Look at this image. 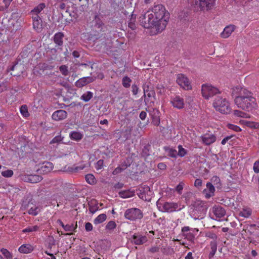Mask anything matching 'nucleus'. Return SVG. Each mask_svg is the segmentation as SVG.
Masks as SVG:
<instances>
[{
    "label": "nucleus",
    "mask_w": 259,
    "mask_h": 259,
    "mask_svg": "<svg viewBox=\"0 0 259 259\" xmlns=\"http://www.w3.org/2000/svg\"><path fill=\"white\" fill-rule=\"evenodd\" d=\"M211 182L214 184V185L216 186L217 187H220V179L217 176H213L212 177L211 179Z\"/></svg>",
    "instance_id": "obj_43"
},
{
    "label": "nucleus",
    "mask_w": 259,
    "mask_h": 259,
    "mask_svg": "<svg viewBox=\"0 0 259 259\" xmlns=\"http://www.w3.org/2000/svg\"><path fill=\"white\" fill-rule=\"evenodd\" d=\"M6 88V85L4 83H0V93L4 91Z\"/></svg>",
    "instance_id": "obj_62"
},
{
    "label": "nucleus",
    "mask_w": 259,
    "mask_h": 259,
    "mask_svg": "<svg viewBox=\"0 0 259 259\" xmlns=\"http://www.w3.org/2000/svg\"><path fill=\"white\" fill-rule=\"evenodd\" d=\"M89 210H90V211L92 213H94L95 212H96V211L98 210V208L95 207H93V206H90V208H89Z\"/></svg>",
    "instance_id": "obj_63"
},
{
    "label": "nucleus",
    "mask_w": 259,
    "mask_h": 259,
    "mask_svg": "<svg viewBox=\"0 0 259 259\" xmlns=\"http://www.w3.org/2000/svg\"><path fill=\"white\" fill-rule=\"evenodd\" d=\"M233 114L236 117L244 118H249L250 116L249 114L246 112H243L239 110H235L233 111Z\"/></svg>",
    "instance_id": "obj_24"
},
{
    "label": "nucleus",
    "mask_w": 259,
    "mask_h": 259,
    "mask_svg": "<svg viewBox=\"0 0 259 259\" xmlns=\"http://www.w3.org/2000/svg\"><path fill=\"white\" fill-rule=\"evenodd\" d=\"M20 112L22 115L24 117L29 116V113L27 110V107L26 105H22L20 108Z\"/></svg>",
    "instance_id": "obj_41"
},
{
    "label": "nucleus",
    "mask_w": 259,
    "mask_h": 259,
    "mask_svg": "<svg viewBox=\"0 0 259 259\" xmlns=\"http://www.w3.org/2000/svg\"><path fill=\"white\" fill-rule=\"evenodd\" d=\"M1 252L5 256L6 259H12L13 255L7 249L2 248L1 249Z\"/></svg>",
    "instance_id": "obj_36"
},
{
    "label": "nucleus",
    "mask_w": 259,
    "mask_h": 259,
    "mask_svg": "<svg viewBox=\"0 0 259 259\" xmlns=\"http://www.w3.org/2000/svg\"><path fill=\"white\" fill-rule=\"evenodd\" d=\"M85 180L88 183L94 185L96 183V180L92 174H88L85 176Z\"/></svg>",
    "instance_id": "obj_35"
},
{
    "label": "nucleus",
    "mask_w": 259,
    "mask_h": 259,
    "mask_svg": "<svg viewBox=\"0 0 259 259\" xmlns=\"http://www.w3.org/2000/svg\"><path fill=\"white\" fill-rule=\"evenodd\" d=\"M163 212H170L175 211L178 208V204L174 202H164L159 206Z\"/></svg>",
    "instance_id": "obj_9"
},
{
    "label": "nucleus",
    "mask_w": 259,
    "mask_h": 259,
    "mask_svg": "<svg viewBox=\"0 0 259 259\" xmlns=\"http://www.w3.org/2000/svg\"><path fill=\"white\" fill-rule=\"evenodd\" d=\"M135 22V19L131 18L130 20V21L128 23V27L130 28H131L132 30H134L136 28Z\"/></svg>",
    "instance_id": "obj_48"
},
{
    "label": "nucleus",
    "mask_w": 259,
    "mask_h": 259,
    "mask_svg": "<svg viewBox=\"0 0 259 259\" xmlns=\"http://www.w3.org/2000/svg\"><path fill=\"white\" fill-rule=\"evenodd\" d=\"M93 97V93L90 91H88L84 93L80 97L81 100L87 102L89 101Z\"/></svg>",
    "instance_id": "obj_32"
},
{
    "label": "nucleus",
    "mask_w": 259,
    "mask_h": 259,
    "mask_svg": "<svg viewBox=\"0 0 259 259\" xmlns=\"http://www.w3.org/2000/svg\"><path fill=\"white\" fill-rule=\"evenodd\" d=\"M85 229L87 231H91L93 230V225L91 223L88 222L85 224Z\"/></svg>",
    "instance_id": "obj_55"
},
{
    "label": "nucleus",
    "mask_w": 259,
    "mask_h": 259,
    "mask_svg": "<svg viewBox=\"0 0 259 259\" xmlns=\"http://www.w3.org/2000/svg\"><path fill=\"white\" fill-rule=\"evenodd\" d=\"M116 227V224L114 221H109L106 226V229L108 230H113Z\"/></svg>",
    "instance_id": "obj_38"
},
{
    "label": "nucleus",
    "mask_w": 259,
    "mask_h": 259,
    "mask_svg": "<svg viewBox=\"0 0 259 259\" xmlns=\"http://www.w3.org/2000/svg\"><path fill=\"white\" fill-rule=\"evenodd\" d=\"M170 103L174 108L182 109L184 107V99L179 96H176L171 98Z\"/></svg>",
    "instance_id": "obj_10"
},
{
    "label": "nucleus",
    "mask_w": 259,
    "mask_h": 259,
    "mask_svg": "<svg viewBox=\"0 0 259 259\" xmlns=\"http://www.w3.org/2000/svg\"><path fill=\"white\" fill-rule=\"evenodd\" d=\"M168 155L174 158H176L178 155L176 150L173 149H169L168 150Z\"/></svg>",
    "instance_id": "obj_47"
},
{
    "label": "nucleus",
    "mask_w": 259,
    "mask_h": 259,
    "mask_svg": "<svg viewBox=\"0 0 259 259\" xmlns=\"http://www.w3.org/2000/svg\"><path fill=\"white\" fill-rule=\"evenodd\" d=\"M157 167L160 169L164 170L166 168V165L164 163H160L158 164Z\"/></svg>",
    "instance_id": "obj_60"
},
{
    "label": "nucleus",
    "mask_w": 259,
    "mask_h": 259,
    "mask_svg": "<svg viewBox=\"0 0 259 259\" xmlns=\"http://www.w3.org/2000/svg\"><path fill=\"white\" fill-rule=\"evenodd\" d=\"M185 259H193L192 253L191 252L188 253L187 255L185 257Z\"/></svg>",
    "instance_id": "obj_64"
},
{
    "label": "nucleus",
    "mask_w": 259,
    "mask_h": 259,
    "mask_svg": "<svg viewBox=\"0 0 259 259\" xmlns=\"http://www.w3.org/2000/svg\"><path fill=\"white\" fill-rule=\"evenodd\" d=\"M63 34L61 32L56 33L54 36V42L58 46H61L63 44L62 39Z\"/></svg>",
    "instance_id": "obj_29"
},
{
    "label": "nucleus",
    "mask_w": 259,
    "mask_h": 259,
    "mask_svg": "<svg viewBox=\"0 0 259 259\" xmlns=\"http://www.w3.org/2000/svg\"><path fill=\"white\" fill-rule=\"evenodd\" d=\"M184 183L183 182H181L177 186L176 190L179 194L182 193V191L183 189L184 186Z\"/></svg>",
    "instance_id": "obj_52"
},
{
    "label": "nucleus",
    "mask_w": 259,
    "mask_h": 259,
    "mask_svg": "<svg viewBox=\"0 0 259 259\" xmlns=\"http://www.w3.org/2000/svg\"><path fill=\"white\" fill-rule=\"evenodd\" d=\"M231 136H227L225 137L222 140L221 144L222 145H225L227 143V142L231 138Z\"/></svg>",
    "instance_id": "obj_59"
},
{
    "label": "nucleus",
    "mask_w": 259,
    "mask_h": 259,
    "mask_svg": "<svg viewBox=\"0 0 259 259\" xmlns=\"http://www.w3.org/2000/svg\"><path fill=\"white\" fill-rule=\"evenodd\" d=\"M246 126L250 127L252 129L259 128V123L253 121H248L247 124Z\"/></svg>",
    "instance_id": "obj_39"
},
{
    "label": "nucleus",
    "mask_w": 259,
    "mask_h": 259,
    "mask_svg": "<svg viewBox=\"0 0 259 259\" xmlns=\"http://www.w3.org/2000/svg\"><path fill=\"white\" fill-rule=\"evenodd\" d=\"M152 123L155 125H158L160 123V117L159 115V111L158 110L153 111V115L152 116Z\"/></svg>",
    "instance_id": "obj_27"
},
{
    "label": "nucleus",
    "mask_w": 259,
    "mask_h": 259,
    "mask_svg": "<svg viewBox=\"0 0 259 259\" xmlns=\"http://www.w3.org/2000/svg\"><path fill=\"white\" fill-rule=\"evenodd\" d=\"M212 212L217 218H221L226 214L225 210L221 206H214L212 208Z\"/></svg>",
    "instance_id": "obj_17"
},
{
    "label": "nucleus",
    "mask_w": 259,
    "mask_h": 259,
    "mask_svg": "<svg viewBox=\"0 0 259 259\" xmlns=\"http://www.w3.org/2000/svg\"><path fill=\"white\" fill-rule=\"evenodd\" d=\"M27 207L29 208L28 213L33 215H36L40 210L38 205L29 202Z\"/></svg>",
    "instance_id": "obj_20"
},
{
    "label": "nucleus",
    "mask_w": 259,
    "mask_h": 259,
    "mask_svg": "<svg viewBox=\"0 0 259 259\" xmlns=\"http://www.w3.org/2000/svg\"><path fill=\"white\" fill-rule=\"evenodd\" d=\"M147 114L145 111H142L140 114V118L142 120H144L146 117Z\"/></svg>",
    "instance_id": "obj_61"
},
{
    "label": "nucleus",
    "mask_w": 259,
    "mask_h": 259,
    "mask_svg": "<svg viewBox=\"0 0 259 259\" xmlns=\"http://www.w3.org/2000/svg\"><path fill=\"white\" fill-rule=\"evenodd\" d=\"M67 116V113L65 110H58L53 113L52 117L55 120L59 121L64 119Z\"/></svg>",
    "instance_id": "obj_14"
},
{
    "label": "nucleus",
    "mask_w": 259,
    "mask_h": 259,
    "mask_svg": "<svg viewBox=\"0 0 259 259\" xmlns=\"http://www.w3.org/2000/svg\"><path fill=\"white\" fill-rule=\"evenodd\" d=\"M59 70L62 74L64 76H66L68 74L69 71L67 66L62 65L60 66Z\"/></svg>",
    "instance_id": "obj_42"
},
{
    "label": "nucleus",
    "mask_w": 259,
    "mask_h": 259,
    "mask_svg": "<svg viewBox=\"0 0 259 259\" xmlns=\"http://www.w3.org/2000/svg\"><path fill=\"white\" fill-rule=\"evenodd\" d=\"M49 240L50 241L49 243V246L51 248L53 245H55V240L54 239V237H49Z\"/></svg>",
    "instance_id": "obj_57"
},
{
    "label": "nucleus",
    "mask_w": 259,
    "mask_h": 259,
    "mask_svg": "<svg viewBox=\"0 0 259 259\" xmlns=\"http://www.w3.org/2000/svg\"><path fill=\"white\" fill-rule=\"evenodd\" d=\"M123 169L124 168H122L121 167L118 166L113 170L112 174L114 175H117L118 174L121 172Z\"/></svg>",
    "instance_id": "obj_56"
},
{
    "label": "nucleus",
    "mask_w": 259,
    "mask_h": 259,
    "mask_svg": "<svg viewBox=\"0 0 259 259\" xmlns=\"http://www.w3.org/2000/svg\"><path fill=\"white\" fill-rule=\"evenodd\" d=\"M39 227L38 226H28L22 230L23 233H31L38 231Z\"/></svg>",
    "instance_id": "obj_34"
},
{
    "label": "nucleus",
    "mask_w": 259,
    "mask_h": 259,
    "mask_svg": "<svg viewBox=\"0 0 259 259\" xmlns=\"http://www.w3.org/2000/svg\"><path fill=\"white\" fill-rule=\"evenodd\" d=\"M235 29V26L233 25H229L226 26L221 34V37L224 38H228L230 36Z\"/></svg>",
    "instance_id": "obj_18"
},
{
    "label": "nucleus",
    "mask_w": 259,
    "mask_h": 259,
    "mask_svg": "<svg viewBox=\"0 0 259 259\" xmlns=\"http://www.w3.org/2000/svg\"><path fill=\"white\" fill-rule=\"evenodd\" d=\"M212 106L217 111L224 114H229L232 110L228 100L221 96H218L214 99Z\"/></svg>",
    "instance_id": "obj_3"
},
{
    "label": "nucleus",
    "mask_w": 259,
    "mask_h": 259,
    "mask_svg": "<svg viewBox=\"0 0 259 259\" xmlns=\"http://www.w3.org/2000/svg\"><path fill=\"white\" fill-rule=\"evenodd\" d=\"M207 236L212 239V241H216L217 239V236L215 234L213 233H209L207 234Z\"/></svg>",
    "instance_id": "obj_54"
},
{
    "label": "nucleus",
    "mask_w": 259,
    "mask_h": 259,
    "mask_svg": "<svg viewBox=\"0 0 259 259\" xmlns=\"http://www.w3.org/2000/svg\"><path fill=\"white\" fill-rule=\"evenodd\" d=\"M32 18L33 20V28L38 31L41 28L42 21L38 15H32Z\"/></svg>",
    "instance_id": "obj_19"
},
{
    "label": "nucleus",
    "mask_w": 259,
    "mask_h": 259,
    "mask_svg": "<svg viewBox=\"0 0 259 259\" xmlns=\"http://www.w3.org/2000/svg\"><path fill=\"white\" fill-rule=\"evenodd\" d=\"M211 251L209 254V258H211L215 254L217 249V241H211L210 243Z\"/></svg>",
    "instance_id": "obj_25"
},
{
    "label": "nucleus",
    "mask_w": 259,
    "mask_h": 259,
    "mask_svg": "<svg viewBox=\"0 0 259 259\" xmlns=\"http://www.w3.org/2000/svg\"><path fill=\"white\" fill-rule=\"evenodd\" d=\"M202 181L200 179H197L194 183V186L197 188H200L202 186Z\"/></svg>",
    "instance_id": "obj_53"
},
{
    "label": "nucleus",
    "mask_w": 259,
    "mask_h": 259,
    "mask_svg": "<svg viewBox=\"0 0 259 259\" xmlns=\"http://www.w3.org/2000/svg\"><path fill=\"white\" fill-rule=\"evenodd\" d=\"M169 19V13L162 4L154 5L152 9V13L144 15L141 20L145 28H154L157 32L163 30Z\"/></svg>",
    "instance_id": "obj_1"
},
{
    "label": "nucleus",
    "mask_w": 259,
    "mask_h": 259,
    "mask_svg": "<svg viewBox=\"0 0 259 259\" xmlns=\"http://www.w3.org/2000/svg\"><path fill=\"white\" fill-rule=\"evenodd\" d=\"M202 143L206 145L213 143L216 140V137L213 134H206L200 137Z\"/></svg>",
    "instance_id": "obj_13"
},
{
    "label": "nucleus",
    "mask_w": 259,
    "mask_h": 259,
    "mask_svg": "<svg viewBox=\"0 0 259 259\" xmlns=\"http://www.w3.org/2000/svg\"><path fill=\"white\" fill-rule=\"evenodd\" d=\"M220 93V91L217 88L210 84H203L201 86L202 95L205 99L208 100Z\"/></svg>",
    "instance_id": "obj_5"
},
{
    "label": "nucleus",
    "mask_w": 259,
    "mask_h": 259,
    "mask_svg": "<svg viewBox=\"0 0 259 259\" xmlns=\"http://www.w3.org/2000/svg\"><path fill=\"white\" fill-rule=\"evenodd\" d=\"M107 218V215L105 213H102L99 215L97 218H96L94 220V223L95 225H98L101 224L104 222Z\"/></svg>",
    "instance_id": "obj_30"
},
{
    "label": "nucleus",
    "mask_w": 259,
    "mask_h": 259,
    "mask_svg": "<svg viewBox=\"0 0 259 259\" xmlns=\"http://www.w3.org/2000/svg\"><path fill=\"white\" fill-rule=\"evenodd\" d=\"M125 219L131 221H136L141 220L143 217L142 211L139 208H132L127 209L124 214Z\"/></svg>",
    "instance_id": "obj_6"
},
{
    "label": "nucleus",
    "mask_w": 259,
    "mask_h": 259,
    "mask_svg": "<svg viewBox=\"0 0 259 259\" xmlns=\"http://www.w3.org/2000/svg\"><path fill=\"white\" fill-rule=\"evenodd\" d=\"M216 0H188V3L197 10L202 11L211 9Z\"/></svg>",
    "instance_id": "obj_4"
},
{
    "label": "nucleus",
    "mask_w": 259,
    "mask_h": 259,
    "mask_svg": "<svg viewBox=\"0 0 259 259\" xmlns=\"http://www.w3.org/2000/svg\"><path fill=\"white\" fill-rule=\"evenodd\" d=\"M138 89H139L136 85L133 84L132 85V93H133V95H136L137 94L138 92Z\"/></svg>",
    "instance_id": "obj_58"
},
{
    "label": "nucleus",
    "mask_w": 259,
    "mask_h": 259,
    "mask_svg": "<svg viewBox=\"0 0 259 259\" xmlns=\"http://www.w3.org/2000/svg\"><path fill=\"white\" fill-rule=\"evenodd\" d=\"M232 94L235 96L234 103L238 108L246 112H251L256 108L255 98L246 88L237 85L232 88Z\"/></svg>",
    "instance_id": "obj_2"
},
{
    "label": "nucleus",
    "mask_w": 259,
    "mask_h": 259,
    "mask_svg": "<svg viewBox=\"0 0 259 259\" xmlns=\"http://www.w3.org/2000/svg\"><path fill=\"white\" fill-rule=\"evenodd\" d=\"M135 191L134 190H126L119 192V195L122 198H128L134 196Z\"/></svg>",
    "instance_id": "obj_23"
},
{
    "label": "nucleus",
    "mask_w": 259,
    "mask_h": 259,
    "mask_svg": "<svg viewBox=\"0 0 259 259\" xmlns=\"http://www.w3.org/2000/svg\"><path fill=\"white\" fill-rule=\"evenodd\" d=\"M33 247L29 244H23L19 247L18 250L22 253H29L33 251Z\"/></svg>",
    "instance_id": "obj_22"
},
{
    "label": "nucleus",
    "mask_w": 259,
    "mask_h": 259,
    "mask_svg": "<svg viewBox=\"0 0 259 259\" xmlns=\"http://www.w3.org/2000/svg\"><path fill=\"white\" fill-rule=\"evenodd\" d=\"M159 250V247L157 246H153L148 249V251L152 253L157 252Z\"/></svg>",
    "instance_id": "obj_51"
},
{
    "label": "nucleus",
    "mask_w": 259,
    "mask_h": 259,
    "mask_svg": "<svg viewBox=\"0 0 259 259\" xmlns=\"http://www.w3.org/2000/svg\"><path fill=\"white\" fill-rule=\"evenodd\" d=\"M45 8V5L44 3L40 4L33 10L31 11V13L32 15H38V14L44 8Z\"/></svg>",
    "instance_id": "obj_31"
},
{
    "label": "nucleus",
    "mask_w": 259,
    "mask_h": 259,
    "mask_svg": "<svg viewBox=\"0 0 259 259\" xmlns=\"http://www.w3.org/2000/svg\"><path fill=\"white\" fill-rule=\"evenodd\" d=\"M13 171L11 169H7L2 172V175L5 178H10L13 175Z\"/></svg>",
    "instance_id": "obj_40"
},
{
    "label": "nucleus",
    "mask_w": 259,
    "mask_h": 259,
    "mask_svg": "<svg viewBox=\"0 0 259 259\" xmlns=\"http://www.w3.org/2000/svg\"><path fill=\"white\" fill-rule=\"evenodd\" d=\"M132 241L136 245H141L147 242V238L139 234H135L132 236Z\"/></svg>",
    "instance_id": "obj_15"
},
{
    "label": "nucleus",
    "mask_w": 259,
    "mask_h": 259,
    "mask_svg": "<svg viewBox=\"0 0 259 259\" xmlns=\"http://www.w3.org/2000/svg\"><path fill=\"white\" fill-rule=\"evenodd\" d=\"M227 127L230 129V130H233L235 132H240L241 131V128L237 126V125H234V124H231V123H229L227 124Z\"/></svg>",
    "instance_id": "obj_45"
},
{
    "label": "nucleus",
    "mask_w": 259,
    "mask_h": 259,
    "mask_svg": "<svg viewBox=\"0 0 259 259\" xmlns=\"http://www.w3.org/2000/svg\"><path fill=\"white\" fill-rule=\"evenodd\" d=\"M53 168V164L50 162H44L41 166L39 170L40 172L48 173L50 172Z\"/></svg>",
    "instance_id": "obj_21"
},
{
    "label": "nucleus",
    "mask_w": 259,
    "mask_h": 259,
    "mask_svg": "<svg viewBox=\"0 0 259 259\" xmlns=\"http://www.w3.org/2000/svg\"><path fill=\"white\" fill-rule=\"evenodd\" d=\"M95 79V77L91 76L82 77L76 81L75 85L78 88H82L83 86L93 82Z\"/></svg>",
    "instance_id": "obj_11"
},
{
    "label": "nucleus",
    "mask_w": 259,
    "mask_h": 259,
    "mask_svg": "<svg viewBox=\"0 0 259 259\" xmlns=\"http://www.w3.org/2000/svg\"><path fill=\"white\" fill-rule=\"evenodd\" d=\"M215 191L214 187L210 182H208L206 184V188L203 190V193L205 197L209 198L213 196Z\"/></svg>",
    "instance_id": "obj_16"
},
{
    "label": "nucleus",
    "mask_w": 259,
    "mask_h": 259,
    "mask_svg": "<svg viewBox=\"0 0 259 259\" xmlns=\"http://www.w3.org/2000/svg\"><path fill=\"white\" fill-rule=\"evenodd\" d=\"M63 140V137L60 136H56L50 142V144H52L54 143H59Z\"/></svg>",
    "instance_id": "obj_46"
},
{
    "label": "nucleus",
    "mask_w": 259,
    "mask_h": 259,
    "mask_svg": "<svg viewBox=\"0 0 259 259\" xmlns=\"http://www.w3.org/2000/svg\"><path fill=\"white\" fill-rule=\"evenodd\" d=\"M178 150L179 152L177 153L178 155L180 157H183L186 154V150L183 148L182 146L179 145L178 146Z\"/></svg>",
    "instance_id": "obj_44"
},
{
    "label": "nucleus",
    "mask_w": 259,
    "mask_h": 259,
    "mask_svg": "<svg viewBox=\"0 0 259 259\" xmlns=\"http://www.w3.org/2000/svg\"><path fill=\"white\" fill-rule=\"evenodd\" d=\"M77 227V223H76L75 224H71L65 225L64 229L65 231L67 232H75Z\"/></svg>",
    "instance_id": "obj_33"
},
{
    "label": "nucleus",
    "mask_w": 259,
    "mask_h": 259,
    "mask_svg": "<svg viewBox=\"0 0 259 259\" xmlns=\"http://www.w3.org/2000/svg\"><path fill=\"white\" fill-rule=\"evenodd\" d=\"M22 179L24 181L31 183H37L41 181L42 179V177L39 175H25L23 176Z\"/></svg>",
    "instance_id": "obj_12"
},
{
    "label": "nucleus",
    "mask_w": 259,
    "mask_h": 259,
    "mask_svg": "<svg viewBox=\"0 0 259 259\" xmlns=\"http://www.w3.org/2000/svg\"><path fill=\"white\" fill-rule=\"evenodd\" d=\"M252 213V210L250 208L245 207L243 208L241 211H240L239 215L244 218L249 217Z\"/></svg>",
    "instance_id": "obj_28"
},
{
    "label": "nucleus",
    "mask_w": 259,
    "mask_h": 259,
    "mask_svg": "<svg viewBox=\"0 0 259 259\" xmlns=\"http://www.w3.org/2000/svg\"><path fill=\"white\" fill-rule=\"evenodd\" d=\"M132 80L128 76H124L122 80V84L124 88H129L131 85Z\"/></svg>",
    "instance_id": "obj_37"
},
{
    "label": "nucleus",
    "mask_w": 259,
    "mask_h": 259,
    "mask_svg": "<svg viewBox=\"0 0 259 259\" xmlns=\"http://www.w3.org/2000/svg\"><path fill=\"white\" fill-rule=\"evenodd\" d=\"M253 169L255 173H259V160H257L254 163Z\"/></svg>",
    "instance_id": "obj_49"
},
{
    "label": "nucleus",
    "mask_w": 259,
    "mask_h": 259,
    "mask_svg": "<svg viewBox=\"0 0 259 259\" xmlns=\"http://www.w3.org/2000/svg\"><path fill=\"white\" fill-rule=\"evenodd\" d=\"M177 82L183 89L188 90L191 89V85L188 78L183 74H179L177 77Z\"/></svg>",
    "instance_id": "obj_7"
},
{
    "label": "nucleus",
    "mask_w": 259,
    "mask_h": 259,
    "mask_svg": "<svg viewBox=\"0 0 259 259\" xmlns=\"http://www.w3.org/2000/svg\"><path fill=\"white\" fill-rule=\"evenodd\" d=\"M69 136L71 139L78 141L82 138L83 135L79 132L73 131L70 133Z\"/></svg>",
    "instance_id": "obj_26"
},
{
    "label": "nucleus",
    "mask_w": 259,
    "mask_h": 259,
    "mask_svg": "<svg viewBox=\"0 0 259 259\" xmlns=\"http://www.w3.org/2000/svg\"><path fill=\"white\" fill-rule=\"evenodd\" d=\"M104 165V161L103 160H99L96 164L95 167L97 169L99 170L103 168Z\"/></svg>",
    "instance_id": "obj_50"
},
{
    "label": "nucleus",
    "mask_w": 259,
    "mask_h": 259,
    "mask_svg": "<svg viewBox=\"0 0 259 259\" xmlns=\"http://www.w3.org/2000/svg\"><path fill=\"white\" fill-rule=\"evenodd\" d=\"M137 193L141 199L144 200H147L148 198L147 197V195L151 193V192L148 186L144 185L143 186L140 187L137 190Z\"/></svg>",
    "instance_id": "obj_8"
}]
</instances>
